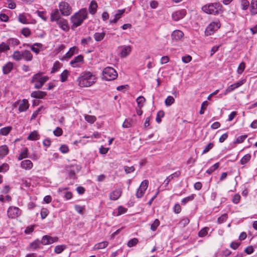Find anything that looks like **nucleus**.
Masks as SVG:
<instances>
[{"label": "nucleus", "instance_id": "nucleus-8", "mask_svg": "<svg viewBox=\"0 0 257 257\" xmlns=\"http://www.w3.org/2000/svg\"><path fill=\"white\" fill-rule=\"evenodd\" d=\"M149 185V181L147 180H144L141 184L139 188L136 192V197L138 198H142L144 195Z\"/></svg>", "mask_w": 257, "mask_h": 257}, {"label": "nucleus", "instance_id": "nucleus-17", "mask_svg": "<svg viewBox=\"0 0 257 257\" xmlns=\"http://www.w3.org/2000/svg\"><path fill=\"white\" fill-rule=\"evenodd\" d=\"M59 10L57 9L53 10L50 16L51 21L52 22H57L62 18L60 17Z\"/></svg>", "mask_w": 257, "mask_h": 257}, {"label": "nucleus", "instance_id": "nucleus-55", "mask_svg": "<svg viewBox=\"0 0 257 257\" xmlns=\"http://www.w3.org/2000/svg\"><path fill=\"white\" fill-rule=\"evenodd\" d=\"M227 214H223L221 216L218 218L217 222L219 224L225 222L227 219Z\"/></svg>", "mask_w": 257, "mask_h": 257}, {"label": "nucleus", "instance_id": "nucleus-6", "mask_svg": "<svg viewBox=\"0 0 257 257\" xmlns=\"http://www.w3.org/2000/svg\"><path fill=\"white\" fill-rule=\"evenodd\" d=\"M220 26L221 24L219 20L210 23L206 28L205 35L207 36L211 35L220 27Z\"/></svg>", "mask_w": 257, "mask_h": 257}, {"label": "nucleus", "instance_id": "nucleus-21", "mask_svg": "<svg viewBox=\"0 0 257 257\" xmlns=\"http://www.w3.org/2000/svg\"><path fill=\"white\" fill-rule=\"evenodd\" d=\"M29 104L28 100L26 99H24L22 100V101L20 102L19 107V110L20 112H23L26 111L28 108H29Z\"/></svg>", "mask_w": 257, "mask_h": 257}, {"label": "nucleus", "instance_id": "nucleus-29", "mask_svg": "<svg viewBox=\"0 0 257 257\" xmlns=\"http://www.w3.org/2000/svg\"><path fill=\"white\" fill-rule=\"evenodd\" d=\"M180 175V172L179 171L176 172L173 174L169 176L166 180L164 181V183L166 186L168 185L171 180H172L174 177H178Z\"/></svg>", "mask_w": 257, "mask_h": 257}, {"label": "nucleus", "instance_id": "nucleus-28", "mask_svg": "<svg viewBox=\"0 0 257 257\" xmlns=\"http://www.w3.org/2000/svg\"><path fill=\"white\" fill-rule=\"evenodd\" d=\"M125 10H118L117 11V13L114 16V18L112 20H110V23H115L117 22V21L119 19L122 15L124 13Z\"/></svg>", "mask_w": 257, "mask_h": 257}, {"label": "nucleus", "instance_id": "nucleus-36", "mask_svg": "<svg viewBox=\"0 0 257 257\" xmlns=\"http://www.w3.org/2000/svg\"><path fill=\"white\" fill-rule=\"evenodd\" d=\"M108 242L107 241H103L96 244L94 246V249H103L106 247L108 245Z\"/></svg>", "mask_w": 257, "mask_h": 257}, {"label": "nucleus", "instance_id": "nucleus-49", "mask_svg": "<svg viewBox=\"0 0 257 257\" xmlns=\"http://www.w3.org/2000/svg\"><path fill=\"white\" fill-rule=\"evenodd\" d=\"M75 210L79 214H83L85 212V207L79 205H75L74 206Z\"/></svg>", "mask_w": 257, "mask_h": 257}, {"label": "nucleus", "instance_id": "nucleus-34", "mask_svg": "<svg viewBox=\"0 0 257 257\" xmlns=\"http://www.w3.org/2000/svg\"><path fill=\"white\" fill-rule=\"evenodd\" d=\"M39 139V135L36 131L32 132L28 137V139L31 141L38 140Z\"/></svg>", "mask_w": 257, "mask_h": 257}, {"label": "nucleus", "instance_id": "nucleus-7", "mask_svg": "<svg viewBox=\"0 0 257 257\" xmlns=\"http://www.w3.org/2000/svg\"><path fill=\"white\" fill-rule=\"evenodd\" d=\"M59 8L61 14L64 16H69L72 13L71 7L65 2H60L59 4Z\"/></svg>", "mask_w": 257, "mask_h": 257}, {"label": "nucleus", "instance_id": "nucleus-62", "mask_svg": "<svg viewBox=\"0 0 257 257\" xmlns=\"http://www.w3.org/2000/svg\"><path fill=\"white\" fill-rule=\"evenodd\" d=\"M9 169V166L7 163L3 164L0 166V172H6Z\"/></svg>", "mask_w": 257, "mask_h": 257}, {"label": "nucleus", "instance_id": "nucleus-44", "mask_svg": "<svg viewBox=\"0 0 257 257\" xmlns=\"http://www.w3.org/2000/svg\"><path fill=\"white\" fill-rule=\"evenodd\" d=\"M219 166V163H216L212 166L210 167L208 170H206V172L208 174H211L215 170H216Z\"/></svg>", "mask_w": 257, "mask_h": 257}, {"label": "nucleus", "instance_id": "nucleus-52", "mask_svg": "<svg viewBox=\"0 0 257 257\" xmlns=\"http://www.w3.org/2000/svg\"><path fill=\"white\" fill-rule=\"evenodd\" d=\"M41 243V241L38 240H35L34 242L31 243L30 247L33 249H36L39 248V245Z\"/></svg>", "mask_w": 257, "mask_h": 257}, {"label": "nucleus", "instance_id": "nucleus-61", "mask_svg": "<svg viewBox=\"0 0 257 257\" xmlns=\"http://www.w3.org/2000/svg\"><path fill=\"white\" fill-rule=\"evenodd\" d=\"M36 12H37L38 15L42 19H43L44 21H47V17L45 16V15H46V12H43V11H41H41H37Z\"/></svg>", "mask_w": 257, "mask_h": 257}, {"label": "nucleus", "instance_id": "nucleus-14", "mask_svg": "<svg viewBox=\"0 0 257 257\" xmlns=\"http://www.w3.org/2000/svg\"><path fill=\"white\" fill-rule=\"evenodd\" d=\"M79 166L77 165H72L67 169V171L71 177L74 176L79 171Z\"/></svg>", "mask_w": 257, "mask_h": 257}, {"label": "nucleus", "instance_id": "nucleus-16", "mask_svg": "<svg viewBox=\"0 0 257 257\" xmlns=\"http://www.w3.org/2000/svg\"><path fill=\"white\" fill-rule=\"evenodd\" d=\"M33 164L30 160H25L21 163V167L26 170H29L33 168Z\"/></svg>", "mask_w": 257, "mask_h": 257}, {"label": "nucleus", "instance_id": "nucleus-22", "mask_svg": "<svg viewBox=\"0 0 257 257\" xmlns=\"http://www.w3.org/2000/svg\"><path fill=\"white\" fill-rule=\"evenodd\" d=\"M13 68V63L9 62L3 67V72L4 74H8L12 70Z\"/></svg>", "mask_w": 257, "mask_h": 257}, {"label": "nucleus", "instance_id": "nucleus-59", "mask_svg": "<svg viewBox=\"0 0 257 257\" xmlns=\"http://www.w3.org/2000/svg\"><path fill=\"white\" fill-rule=\"evenodd\" d=\"M193 199H194L193 195H191V196H189L188 197L184 198L182 200V201H181L182 204L185 205L189 201H192V200H193Z\"/></svg>", "mask_w": 257, "mask_h": 257}, {"label": "nucleus", "instance_id": "nucleus-40", "mask_svg": "<svg viewBox=\"0 0 257 257\" xmlns=\"http://www.w3.org/2000/svg\"><path fill=\"white\" fill-rule=\"evenodd\" d=\"M7 42V44H8L9 46L12 45L15 46L20 44L19 40L16 38H10L8 40Z\"/></svg>", "mask_w": 257, "mask_h": 257}, {"label": "nucleus", "instance_id": "nucleus-58", "mask_svg": "<svg viewBox=\"0 0 257 257\" xmlns=\"http://www.w3.org/2000/svg\"><path fill=\"white\" fill-rule=\"evenodd\" d=\"M132 126V120L125 119L122 124L124 128H128Z\"/></svg>", "mask_w": 257, "mask_h": 257}, {"label": "nucleus", "instance_id": "nucleus-15", "mask_svg": "<svg viewBox=\"0 0 257 257\" xmlns=\"http://www.w3.org/2000/svg\"><path fill=\"white\" fill-rule=\"evenodd\" d=\"M78 48L76 46L71 47L68 52L63 57L62 60L71 58L75 54L78 53Z\"/></svg>", "mask_w": 257, "mask_h": 257}, {"label": "nucleus", "instance_id": "nucleus-11", "mask_svg": "<svg viewBox=\"0 0 257 257\" xmlns=\"http://www.w3.org/2000/svg\"><path fill=\"white\" fill-rule=\"evenodd\" d=\"M57 237H52L49 235H44L41 240V243L43 245H48L58 241Z\"/></svg>", "mask_w": 257, "mask_h": 257}, {"label": "nucleus", "instance_id": "nucleus-4", "mask_svg": "<svg viewBox=\"0 0 257 257\" xmlns=\"http://www.w3.org/2000/svg\"><path fill=\"white\" fill-rule=\"evenodd\" d=\"M42 73L39 72L33 76L31 80V83H35L34 88L40 89L42 88L44 83L49 79L47 76H42Z\"/></svg>", "mask_w": 257, "mask_h": 257}, {"label": "nucleus", "instance_id": "nucleus-56", "mask_svg": "<svg viewBox=\"0 0 257 257\" xmlns=\"http://www.w3.org/2000/svg\"><path fill=\"white\" fill-rule=\"evenodd\" d=\"M138 242H139V241L137 238H134L132 239L131 240H130L128 242L127 246L130 247L134 246L136 245L138 243Z\"/></svg>", "mask_w": 257, "mask_h": 257}, {"label": "nucleus", "instance_id": "nucleus-39", "mask_svg": "<svg viewBox=\"0 0 257 257\" xmlns=\"http://www.w3.org/2000/svg\"><path fill=\"white\" fill-rule=\"evenodd\" d=\"M190 222V220L187 217H184L182 218L178 223V225L181 227H184L187 225Z\"/></svg>", "mask_w": 257, "mask_h": 257}, {"label": "nucleus", "instance_id": "nucleus-23", "mask_svg": "<svg viewBox=\"0 0 257 257\" xmlns=\"http://www.w3.org/2000/svg\"><path fill=\"white\" fill-rule=\"evenodd\" d=\"M83 61V57L80 55L76 57L73 60H72L70 64L71 66H72L73 67H78V63L80 62H82Z\"/></svg>", "mask_w": 257, "mask_h": 257}, {"label": "nucleus", "instance_id": "nucleus-43", "mask_svg": "<svg viewBox=\"0 0 257 257\" xmlns=\"http://www.w3.org/2000/svg\"><path fill=\"white\" fill-rule=\"evenodd\" d=\"M84 118L86 121L90 123H93L96 120V117L93 115H86Z\"/></svg>", "mask_w": 257, "mask_h": 257}, {"label": "nucleus", "instance_id": "nucleus-42", "mask_svg": "<svg viewBox=\"0 0 257 257\" xmlns=\"http://www.w3.org/2000/svg\"><path fill=\"white\" fill-rule=\"evenodd\" d=\"M66 248V246L65 245H58L55 246L54 249V252L59 254L61 253L65 248Z\"/></svg>", "mask_w": 257, "mask_h": 257}, {"label": "nucleus", "instance_id": "nucleus-54", "mask_svg": "<svg viewBox=\"0 0 257 257\" xmlns=\"http://www.w3.org/2000/svg\"><path fill=\"white\" fill-rule=\"evenodd\" d=\"M21 33L26 37H28L31 35V32L30 29L28 28H25L22 30Z\"/></svg>", "mask_w": 257, "mask_h": 257}, {"label": "nucleus", "instance_id": "nucleus-51", "mask_svg": "<svg viewBox=\"0 0 257 257\" xmlns=\"http://www.w3.org/2000/svg\"><path fill=\"white\" fill-rule=\"evenodd\" d=\"M245 67V63L242 62L240 63L237 68V72L238 74H241L244 71Z\"/></svg>", "mask_w": 257, "mask_h": 257}, {"label": "nucleus", "instance_id": "nucleus-20", "mask_svg": "<svg viewBox=\"0 0 257 257\" xmlns=\"http://www.w3.org/2000/svg\"><path fill=\"white\" fill-rule=\"evenodd\" d=\"M46 95L47 93L46 92L38 90L33 91L31 93V96L33 98L42 99L46 96Z\"/></svg>", "mask_w": 257, "mask_h": 257}, {"label": "nucleus", "instance_id": "nucleus-53", "mask_svg": "<svg viewBox=\"0 0 257 257\" xmlns=\"http://www.w3.org/2000/svg\"><path fill=\"white\" fill-rule=\"evenodd\" d=\"M60 63L59 61H56L52 67L51 73H54L58 71V69L60 68Z\"/></svg>", "mask_w": 257, "mask_h": 257}, {"label": "nucleus", "instance_id": "nucleus-57", "mask_svg": "<svg viewBox=\"0 0 257 257\" xmlns=\"http://www.w3.org/2000/svg\"><path fill=\"white\" fill-rule=\"evenodd\" d=\"M53 134L55 136L60 137L62 135L63 131L61 128L57 127L53 131Z\"/></svg>", "mask_w": 257, "mask_h": 257}, {"label": "nucleus", "instance_id": "nucleus-31", "mask_svg": "<svg viewBox=\"0 0 257 257\" xmlns=\"http://www.w3.org/2000/svg\"><path fill=\"white\" fill-rule=\"evenodd\" d=\"M12 58L16 61H20L22 60V51H15L14 52L12 56Z\"/></svg>", "mask_w": 257, "mask_h": 257}, {"label": "nucleus", "instance_id": "nucleus-12", "mask_svg": "<svg viewBox=\"0 0 257 257\" xmlns=\"http://www.w3.org/2000/svg\"><path fill=\"white\" fill-rule=\"evenodd\" d=\"M56 22L59 28L63 31L67 32L69 30L70 27L68 21L66 19L62 18Z\"/></svg>", "mask_w": 257, "mask_h": 257}, {"label": "nucleus", "instance_id": "nucleus-10", "mask_svg": "<svg viewBox=\"0 0 257 257\" xmlns=\"http://www.w3.org/2000/svg\"><path fill=\"white\" fill-rule=\"evenodd\" d=\"M186 14V10L182 9L176 11L172 14V18L173 20L177 21L183 19Z\"/></svg>", "mask_w": 257, "mask_h": 257}, {"label": "nucleus", "instance_id": "nucleus-5", "mask_svg": "<svg viewBox=\"0 0 257 257\" xmlns=\"http://www.w3.org/2000/svg\"><path fill=\"white\" fill-rule=\"evenodd\" d=\"M117 77V73L112 67H107L102 72V78L106 81L114 80Z\"/></svg>", "mask_w": 257, "mask_h": 257}, {"label": "nucleus", "instance_id": "nucleus-19", "mask_svg": "<svg viewBox=\"0 0 257 257\" xmlns=\"http://www.w3.org/2000/svg\"><path fill=\"white\" fill-rule=\"evenodd\" d=\"M22 59H23L26 61H31L32 60L33 56V54L29 50L22 51Z\"/></svg>", "mask_w": 257, "mask_h": 257}, {"label": "nucleus", "instance_id": "nucleus-30", "mask_svg": "<svg viewBox=\"0 0 257 257\" xmlns=\"http://www.w3.org/2000/svg\"><path fill=\"white\" fill-rule=\"evenodd\" d=\"M28 149L27 148H24L21 151V153L19 154L18 159L22 160L23 159L28 158Z\"/></svg>", "mask_w": 257, "mask_h": 257}, {"label": "nucleus", "instance_id": "nucleus-47", "mask_svg": "<svg viewBox=\"0 0 257 257\" xmlns=\"http://www.w3.org/2000/svg\"><path fill=\"white\" fill-rule=\"evenodd\" d=\"M18 20H19V21L20 23H21L22 24H28V20H27V18L23 14H20L19 15V16H18Z\"/></svg>", "mask_w": 257, "mask_h": 257}, {"label": "nucleus", "instance_id": "nucleus-13", "mask_svg": "<svg viewBox=\"0 0 257 257\" xmlns=\"http://www.w3.org/2000/svg\"><path fill=\"white\" fill-rule=\"evenodd\" d=\"M120 57L121 58H125L128 56L131 51H132V47L130 45L128 46H122L120 47Z\"/></svg>", "mask_w": 257, "mask_h": 257}, {"label": "nucleus", "instance_id": "nucleus-46", "mask_svg": "<svg viewBox=\"0 0 257 257\" xmlns=\"http://www.w3.org/2000/svg\"><path fill=\"white\" fill-rule=\"evenodd\" d=\"M240 5L243 10H246L249 6V2L247 0H241Z\"/></svg>", "mask_w": 257, "mask_h": 257}, {"label": "nucleus", "instance_id": "nucleus-60", "mask_svg": "<svg viewBox=\"0 0 257 257\" xmlns=\"http://www.w3.org/2000/svg\"><path fill=\"white\" fill-rule=\"evenodd\" d=\"M91 42H92V39L90 37L83 39L81 41V43L83 45H88Z\"/></svg>", "mask_w": 257, "mask_h": 257}, {"label": "nucleus", "instance_id": "nucleus-64", "mask_svg": "<svg viewBox=\"0 0 257 257\" xmlns=\"http://www.w3.org/2000/svg\"><path fill=\"white\" fill-rule=\"evenodd\" d=\"M213 147V144L212 143H210L208 144V145L204 148L202 152V154H206L207 152H208L210 150H211Z\"/></svg>", "mask_w": 257, "mask_h": 257}, {"label": "nucleus", "instance_id": "nucleus-32", "mask_svg": "<svg viewBox=\"0 0 257 257\" xmlns=\"http://www.w3.org/2000/svg\"><path fill=\"white\" fill-rule=\"evenodd\" d=\"M9 153L8 147L6 145L0 147V159L5 157Z\"/></svg>", "mask_w": 257, "mask_h": 257}, {"label": "nucleus", "instance_id": "nucleus-2", "mask_svg": "<svg viewBox=\"0 0 257 257\" xmlns=\"http://www.w3.org/2000/svg\"><path fill=\"white\" fill-rule=\"evenodd\" d=\"M88 13L86 9H82L71 16L70 21L72 29H74L80 26L84 20L87 19Z\"/></svg>", "mask_w": 257, "mask_h": 257}, {"label": "nucleus", "instance_id": "nucleus-26", "mask_svg": "<svg viewBox=\"0 0 257 257\" xmlns=\"http://www.w3.org/2000/svg\"><path fill=\"white\" fill-rule=\"evenodd\" d=\"M97 7L96 2L95 1H92L88 8L89 13L92 15L95 14L96 12Z\"/></svg>", "mask_w": 257, "mask_h": 257}, {"label": "nucleus", "instance_id": "nucleus-24", "mask_svg": "<svg viewBox=\"0 0 257 257\" xmlns=\"http://www.w3.org/2000/svg\"><path fill=\"white\" fill-rule=\"evenodd\" d=\"M250 13L251 15L257 14V0H251L250 4Z\"/></svg>", "mask_w": 257, "mask_h": 257}, {"label": "nucleus", "instance_id": "nucleus-9", "mask_svg": "<svg viewBox=\"0 0 257 257\" xmlns=\"http://www.w3.org/2000/svg\"><path fill=\"white\" fill-rule=\"evenodd\" d=\"M8 216L11 218H16L21 214V210L17 207L10 206L7 211Z\"/></svg>", "mask_w": 257, "mask_h": 257}, {"label": "nucleus", "instance_id": "nucleus-37", "mask_svg": "<svg viewBox=\"0 0 257 257\" xmlns=\"http://www.w3.org/2000/svg\"><path fill=\"white\" fill-rule=\"evenodd\" d=\"M250 158L251 155L249 154H246L240 160V164L241 165L246 164L250 161Z\"/></svg>", "mask_w": 257, "mask_h": 257}, {"label": "nucleus", "instance_id": "nucleus-48", "mask_svg": "<svg viewBox=\"0 0 257 257\" xmlns=\"http://www.w3.org/2000/svg\"><path fill=\"white\" fill-rule=\"evenodd\" d=\"M175 101V99L172 96H169L167 97V98L166 99L165 101V103L166 105L167 106H170L173 103H174Z\"/></svg>", "mask_w": 257, "mask_h": 257}, {"label": "nucleus", "instance_id": "nucleus-41", "mask_svg": "<svg viewBox=\"0 0 257 257\" xmlns=\"http://www.w3.org/2000/svg\"><path fill=\"white\" fill-rule=\"evenodd\" d=\"M136 101L138 107L141 108L144 106L146 99L143 96H141L137 98Z\"/></svg>", "mask_w": 257, "mask_h": 257}, {"label": "nucleus", "instance_id": "nucleus-1", "mask_svg": "<svg viewBox=\"0 0 257 257\" xmlns=\"http://www.w3.org/2000/svg\"><path fill=\"white\" fill-rule=\"evenodd\" d=\"M97 80L96 75L91 72H82L77 79L78 85L80 87H89L94 85Z\"/></svg>", "mask_w": 257, "mask_h": 257}, {"label": "nucleus", "instance_id": "nucleus-25", "mask_svg": "<svg viewBox=\"0 0 257 257\" xmlns=\"http://www.w3.org/2000/svg\"><path fill=\"white\" fill-rule=\"evenodd\" d=\"M30 47L31 50L37 54L42 49L43 45L41 43H36L33 45L30 46Z\"/></svg>", "mask_w": 257, "mask_h": 257}, {"label": "nucleus", "instance_id": "nucleus-63", "mask_svg": "<svg viewBox=\"0 0 257 257\" xmlns=\"http://www.w3.org/2000/svg\"><path fill=\"white\" fill-rule=\"evenodd\" d=\"M124 170L126 174H129L130 173L134 172L135 170V168L134 166H124Z\"/></svg>", "mask_w": 257, "mask_h": 257}, {"label": "nucleus", "instance_id": "nucleus-27", "mask_svg": "<svg viewBox=\"0 0 257 257\" xmlns=\"http://www.w3.org/2000/svg\"><path fill=\"white\" fill-rule=\"evenodd\" d=\"M184 36L183 33L180 30H175L172 33L171 36L173 39L178 40L181 39Z\"/></svg>", "mask_w": 257, "mask_h": 257}, {"label": "nucleus", "instance_id": "nucleus-50", "mask_svg": "<svg viewBox=\"0 0 257 257\" xmlns=\"http://www.w3.org/2000/svg\"><path fill=\"white\" fill-rule=\"evenodd\" d=\"M159 225L160 221L159 220V219H156L151 226V229L152 231H155L157 229V227L159 226Z\"/></svg>", "mask_w": 257, "mask_h": 257}, {"label": "nucleus", "instance_id": "nucleus-35", "mask_svg": "<svg viewBox=\"0 0 257 257\" xmlns=\"http://www.w3.org/2000/svg\"><path fill=\"white\" fill-rule=\"evenodd\" d=\"M12 130V127L11 126L3 127L0 130V134L3 136H7Z\"/></svg>", "mask_w": 257, "mask_h": 257}, {"label": "nucleus", "instance_id": "nucleus-33", "mask_svg": "<svg viewBox=\"0 0 257 257\" xmlns=\"http://www.w3.org/2000/svg\"><path fill=\"white\" fill-rule=\"evenodd\" d=\"M105 35V33L104 32H96L94 34V38L96 41L99 42L103 39Z\"/></svg>", "mask_w": 257, "mask_h": 257}, {"label": "nucleus", "instance_id": "nucleus-18", "mask_svg": "<svg viewBox=\"0 0 257 257\" xmlns=\"http://www.w3.org/2000/svg\"><path fill=\"white\" fill-rule=\"evenodd\" d=\"M121 193L122 191L120 189H115L110 193L109 198L112 200H116L120 197Z\"/></svg>", "mask_w": 257, "mask_h": 257}, {"label": "nucleus", "instance_id": "nucleus-38", "mask_svg": "<svg viewBox=\"0 0 257 257\" xmlns=\"http://www.w3.org/2000/svg\"><path fill=\"white\" fill-rule=\"evenodd\" d=\"M209 230V227H205L201 229L198 232V236L200 237H203L207 235L208 232Z\"/></svg>", "mask_w": 257, "mask_h": 257}, {"label": "nucleus", "instance_id": "nucleus-45", "mask_svg": "<svg viewBox=\"0 0 257 257\" xmlns=\"http://www.w3.org/2000/svg\"><path fill=\"white\" fill-rule=\"evenodd\" d=\"M69 75V71L67 70H64L61 74V81L62 82L66 81Z\"/></svg>", "mask_w": 257, "mask_h": 257}, {"label": "nucleus", "instance_id": "nucleus-3", "mask_svg": "<svg viewBox=\"0 0 257 257\" xmlns=\"http://www.w3.org/2000/svg\"><path fill=\"white\" fill-rule=\"evenodd\" d=\"M202 10L206 14L213 15H217L223 12V7L219 3L207 4L202 7Z\"/></svg>", "mask_w": 257, "mask_h": 257}]
</instances>
